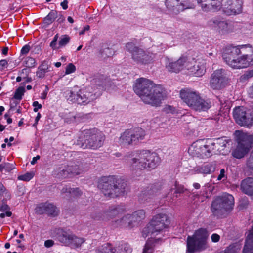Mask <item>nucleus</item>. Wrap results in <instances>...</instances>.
I'll return each instance as SVG.
<instances>
[{
    "mask_svg": "<svg viewBox=\"0 0 253 253\" xmlns=\"http://www.w3.org/2000/svg\"><path fill=\"white\" fill-rule=\"evenodd\" d=\"M228 77L224 70H215L211 75L210 87L214 90H219L224 87L228 83Z\"/></svg>",
    "mask_w": 253,
    "mask_h": 253,
    "instance_id": "15",
    "label": "nucleus"
},
{
    "mask_svg": "<svg viewBox=\"0 0 253 253\" xmlns=\"http://www.w3.org/2000/svg\"><path fill=\"white\" fill-rule=\"evenodd\" d=\"M58 38V35L56 34L55 35V36L53 38V40L51 41L50 46L53 49H58L60 47H58L57 45V41Z\"/></svg>",
    "mask_w": 253,
    "mask_h": 253,
    "instance_id": "51",
    "label": "nucleus"
},
{
    "mask_svg": "<svg viewBox=\"0 0 253 253\" xmlns=\"http://www.w3.org/2000/svg\"><path fill=\"white\" fill-rule=\"evenodd\" d=\"M39 209H43L42 212H45L52 216H56L58 214V210L56 206L50 203H45L41 205Z\"/></svg>",
    "mask_w": 253,
    "mask_h": 253,
    "instance_id": "32",
    "label": "nucleus"
},
{
    "mask_svg": "<svg viewBox=\"0 0 253 253\" xmlns=\"http://www.w3.org/2000/svg\"><path fill=\"white\" fill-rule=\"evenodd\" d=\"M131 132L133 134V140L134 143L143 139L145 135V131L140 128H137L131 130Z\"/></svg>",
    "mask_w": 253,
    "mask_h": 253,
    "instance_id": "35",
    "label": "nucleus"
},
{
    "mask_svg": "<svg viewBox=\"0 0 253 253\" xmlns=\"http://www.w3.org/2000/svg\"><path fill=\"white\" fill-rule=\"evenodd\" d=\"M3 168H4L7 171H9L15 169V166L13 164L7 163L5 165Z\"/></svg>",
    "mask_w": 253,
    "mask_h": 253,
    "instance_id": "53",
    "label": "nucleus"
},
{
    "mask_svg": "<svg viewBox=\"0 0 253 253\" xmlns=\"http://www.w3.org/2000/svg\"><path fill=\"white\" fill-rule=\"evenodd\" d=\"M225 171L224 169H221L220 171V174L218 176L217 180H222V179L223 178L225 177Z\"/></svg>",
    "mask_w": 253,
    "mask_h": 253,
    "instance_id": "60",
    "label": "nucleus"
},
{
    "mask_svg": "<svg viewBox=\"0 0 253 253\" xmlns=\"http://www.w3.org/2000/svg\"><path fill=\"white\" fill-rule=\"evenodd\" d=\"M8 62L6 60H1L0 61V70H2L4 68L7 67Z\"/></svg>",
    "mask_w": 253,
    "mask_h": 253,
    "instance_id": "55",
    "label": "nucleus"
},
{
    "mask_svg": "<svg viewBox=\"0 0 253 253\" xmlns=\"http://www.w3.org/2000/svg\"><path fill=\"white\" fill-rule=\"evenodd\" d=\"M134 92L145 104L159 106L167 98L165 89L159 85L144 78L136 80L133 84Z\"/></svg>",
    "mask_w": 253,
    "mask_h": 253,
    "instance_id": "1",
    "label": "nucleus"
},
{
    "mask_svg": "<svg viewBox=\"0 0 253 253\" xmlns=\"http://www.w3.org/2000/svg\"><path fill=\"white\" fill-rule=\"evenodd\" d=\"M236 123L241 126L250 128L253 126V113L243 107H237L233 111Z\"/></svg>",
    "mask_w": 253,
    "mask_h": 253,
    "instance_id": "11",
    "label": "nucleus"
},
{
    "mask_svg": "<svg viewBox=\"0 0 253 253\" xmlns=\"http://www.w3.org/2000/svg\"><path fill=\"white\" fill-rule=\"evenodd\" d=\"M166 5L172 15H176L185 9L194 8L195 6L189 0H167Z\"/></svg>",
    "mask_w": 253,
    "mask_h": 253,
    "instance_id": "14",
    "label": "nucleus"
},
{
    "mask_svg": "<svg viewBox=\"0 0 253 253\" xmlns=\"http://www.w3.org/2000/svg\"><path fill=\"white\" fill-rule=\"evenodd\" d=\"M25 91V89L23 86L19 87L15 91L14 96V98L18 100L21 99Z\"/></svg>",
    "mask_w": 253,
    "mask_h": 253,
    "instance_id": "44",
    "label": "nucleus"
},
{
    "mask_svg": "<svg viewBox=\"0 0 253 253\" xmlns=\"http://www.w3.org/2000/svg\"><path fill=\"white\" fill-rule=\"evenodd\" d=\"M208 235L206 229L200 228L196 230L192 236L187 238L186 252L194 253L200 252L208 248L207 239Z\"/></svg>",
    "mask_w": 253,
    "mask_h": 253,
    "instance_id": "7",
    "label": "nucleus"
},
{
    "mask_svg": "<svg viewBox=\"0 0 253 253\" xmlns=\"http://www.w3.org/2000/svg\"><path fill=\"white\" fill-rule=\"evenodd\" d=\"M35 175V173L33 171H30L27 172L24 174L19 175L18 176V179L19 180L24 181H30L34 176Z\"/></svg>",
    "mask_w": 253,
    "mask_h": 253,
    "instance_id": "42",
    "label": "nucleus"
},
{
    "mask_svg": "<svg viewBox=\"0 0 253 253\" xmlns=\"http://www.w3.org/2000/svg\"><path fill=\"white\" fill-rule=\"evenodd\" d=\"M234 2L233 0H221L220 10L221 9L224 13L227 15V11L230 10V7Z\"/></svg>",
    "mask_w": 253,
    "mask_h": 253,
    "instance_id": "39",
    "label": "nucleus"
},
{
    "mask_svg": "<svg viewBox=\"0 0 253 253\" xmlns=\"http://www.w3.org/2000/svg\"><path fill=\"white\" fill-rule=\"evenodd\" d=\"M133 221L131 214H127L123 216L121 218L113 221V225L115 227L123 226L131 228Z\"/></svg>",
    "mask_w": 253,
    "mask_h": 253,
    "instance_id": "27",
    "label": "nucleus"
},
{
    "mask_svg": "<svg viewBox=\"0 0 253 253\" xmlns=\"http://www.w3.org/2000/svg\"><path fill=\"white\" fill-rule=\"evenodd\" d=\"M206 64L205 60L202 58H188L185 68L191 74L196 77H201L206 72Z\"/></svg>",
    "mask_w": 253,
    "mask_h": 253,
    "instance_id": "13",
    "label": "nucleus"
},
{
    "mask_svg": "<svg viewBox=\"0 0 253 253\" xmlns=\"http://www.w3.org/2000/svg\"><path fill=\"white\" fill-rule=\"evenodd\" d=\"M91 88H86L85 90L79 91V97H78V104L85 105L96 98L95 94L91 91Z\"/></svg>",
    "mask_w": 253,
    "mask_h": 253,
    "instance_id": "22",
    "label": "nucleus"
},
{
    "mask_svg": "<svg viewBox=\"0 0 253 253\" xmlns=\"http://www.w3.org/2000/svg\"><path fill=\"white\" fill-rule=\"evenodd\" d=\"M131 130H126L121 135L119 142L120 144L127 145L133 144V136Z\"/></svg>",
    "mask_w": 253,
    "mask_h": 253,
    "instance_id": "30",
    "label": "nucleus"
},
{
    "mask_svg": "<svg viewBox=\"0 0 253 253\" xmlns=\"http://www.w3.org/2000/svg\"><path fill=\"white\" fill-rule=\"evenodd\" d=\"M84 171L82 164H75L56 168L54 170V174L58 177L66 178L81 174Z\"/></svg>",
    "mask_w": 253,
    "mask_h": 253,
    "instance_id": "12",
    "label": "nucleus"
},
{
    "mask_svg": "<svg viewBox=\"0 0 253 253\" xmlns=\"http://www.w3.org/2000/svg\"><path fill=\"white\" fill-rule=\"evenodd\" d=\"M145 211L143 210H139L134 212L131 216L133 222H138L143 219L145 217Z\"/></svg>",
    "mask_w": 253,
    "mask_h": 253,
    "instance_id": "38",
    "label": "nucleus"
},
{
    "mask_svg": "<svg viewBox=\"0 0 253 253\" xmlns=\"http://www.w3.org/2000/svg\"><path fill=\"white\" fill-rule=\"evenodd\" d=\"M126 48L131 54L133 61L138 64H149L153 61L154 58V55L152 53L137 47L132 43H127Z\"/></svg>",
    "mask_w": 253,
    "mask_h": 253,
    "instance_id": "10",
    "label": "nucleus"
},
{
    "mask_svg": "<svg viewBox=\"0 0 253 253\" xmlns=\"http://www.w3.org/2000/svg\"><path fill=\"white\" fill-rule=\"evenodd\" d=\"M243 253H253V226L248 232Z\"/></svg>",
    "mask_w": 253,
    "mask_h": 253,
    "instance_id": "26",
    "label": "nucleus"
},
{
    "mask_svg": "<svg viewBox=\"0 0 253 253\" xmlns=\"http://www.w3.org/2000/svg\"><path fill=\"white\" fill-rule=\"evenodd\" d=\"M70 37L66 35H62L59 41L58 47H61L66 45L69 42Z\"/></svg>",
    "mask_w": 253,
    "mask_h": 253,
    "instance_id": "45",
    "label": "nucleus"
},
{
    "mask_svg": "<svg viewBox=\"0 0 253 253\" xmlns=\"http://www.w3.org/2000/svg\"><path fill=\"white\" fill-rule=\"evenodd\" d=\"M196 0L198 5L204 12H215L220 10V2L218 0Z\"/></svg>",
    "mask_w": 253,
    "mask_h": 253,
    "instance_id": "19",
    "label": "nucleus"
},
{
    "mask_svg": "<svg viewBox=\"0 0 253 253\" xmlns=\"http://www.w3.org/2000/svg\"><path fill=\"white\" fill-rule=\"evenodd\" d=\"M30 50V46L26 45L23 47L21 49V53L23 54H27Z\"/></svg>",
    "mask_w": 253,
    "mask_h": 253,
    "instance_id": "58",
    "label": "nucleus"
},
{
    "mask_svg": "<svg viewBox=\"0 0 253 253\" xmlns=\"http://www.w3.org/2000/svg\"><path fill=\"white\" fill-rule=\"evenodd\" d=\"M61 192L63 194H65L66 196L69 194L74 197L80 196L82 193L81 190L79 188H73L68 186L64 187L62 189Z\"/></svg>",
    "mask_w": 253,
    "mask_h": 253,
    "instance_id": "36",
    "label": "nucleus"
},
{
    "mask_svg": "<svg viewBox=\"0 0 253 253\" xmlns=\"http://www.w3.org/2000/svg\"><path fill=\"white\" fill-rule=\"evenodd\" d=\"M180 97L184 103L193 110L197 111H205L211 107V102L205 100L200 93L195 90L185 88L180 91Z\"/></svg>",
    "mask_w": 253,
    "mask_h": 253,
    "instance_id": "4",
    "label": "nucleus"
},
{
    "mask_svg": "<svg viewBox=\"0 0 253 253\" xmlns=\"http://www.w3.org/2000/svg\"><path fill=\"white\" fill-rule=\"evenodd\" d=\"M230 10L227 11V15H236L242 12V2L240 0H233Z\"/></svg>",
    "mask_w": 253,
    "mask_h": 253,
    "instance_id": "34",
    "label": "nucleus"
},
{
    "mask_svg": "<svg viewBox=\"0 0 253 253\" xmlns=\"http://www.w3.org/2000/svg\"><path fill=\"white\" fill-rule=\"evenodd\" d=\"M246 165L250 169H253V149L247 161Z\"/></svg>",
    "mask_w": 253,
    "mask_h": 253,
    "instance_id": "52",
    "label": "nucleus"
},
{
    "mask_svg": "<svg viewBox=\"0 0 253 253\" xmlns=\"http://www.w3.org/2000/svg\"><path fill=\"white\" fill-rule=\"evenodd\" d=\"M230 141L229 139H227L225 137L218 138L215 140L214 142H211L214 144V150L217 149V151L222 154H224V148L226 147L227 144Z\"/></svg>",
    "mask_w": 253,
    "mask_h": 253,
    "instance_id": "31",
    "label": "nucleus"
},
{
    "mask_svg": "<svg viewBox=\"0 0 253 253\" xmlns=\"http://www.w3.org/2000/svg\"><path fill=\"white\" fill-rule=\"evenodd\" d=\"M235 135L238 137V140L243 142L246 147H248L249 150L253 146V133L250 134L241 131L236 130Z\"/></svg>",
    "mask_w": 253,
    "mask_h": 253,
    "instance_id": "23",
    "label": "nucleus"
},
{
    "mask_svg": "<svg viewBox=\"0 0 253 253\" xmlns=\"http://www.w3.org/2000/svg\"><path fill=\"white\" fill-rule=\"evenodd\" d=\"M202 158L209 157L212 155V152L214 150V144L211 141L207 142L206 144L204 143V146L201 149Z\"/></svg>",
    "mask_w": 253,
    "mask_h": 253,
    "instance_id": "33",
    "label": "nucleus"
},
{
    "mask_svg": "<svg viewBox=\"0 0 253 253\" xmlns=\"http://www.w3.org/2000/svg\"><path fill=\"white\" fill-rule=\"evenodd\" d=\"M33 106L34 107L33 110L35 112H37L39 109L42 108V105L39 104L38 101H34L33 103Z\"/></svg>",
    "mask_w": 253,
    "mask_h": 253,
    "instance_id": "54",
    "label": "nucleus"
},
{
    "mask_svg": "<svg viewBox=\"0 0 253 253\" xmlns=\"http://www.w3.org/2000/svg\"><path fill=\"white\" fill-rule=\"evenodd\" d=\"M119 184V180L115 176H104L100 179L98 187L105 196L114 197L121 192Z\"/></svg>",
    "mask_w": 253,
    "mask_h": 253,
    "instance_id": "9",
    "label": "nucleus"
},
{
    "mask_svg": "<svg viewBox=\"0 0 253 253\" xmlns=\"http://www.w3.org/2000/svg\"><path fill=\"white\" fill-rule=\"evenodd\" d=\"M169 220L165 214H158L153 217L147 227L142 231L144 237L150 236V238H153L156 241H159L164 236L163 233L168 228Z\"/></svg>",
    "mask_w": 253,
    "mask_h": 253,
    "instance_id": "3",
    "label": "nucleus"
},
{
    "mask_svg": "<svg viewBox=\"0 0 253 253\" xmlns=\"http://www.w3.org/2000/svg\"><path fill=\"white\" fill-rule=\"evenodd\" d=\"M157 241L153 238L149 239L145 244L143 253H153L154 251L153 242Z\"/></svg>",
    "mask_w": 253,
    "mask_h": 253,
    "instance_id": "40",
    "label": "nucleus"
},
{
    "mask_svg": "<svg viewBox=\"0 0 253 253\" xmlns=\"http://www.w3.org/2000/svg\"><path fill=\"white\" fill-rule=\"evenodd\" d=\"M24 64L26 67L31 68L36 65V61L34 58L28 57L24 61Z\"/></svg>",
    "mask_w": 253,
    "mask_h": 253,
    "instance_id": "46",
    "label": "nucleus"
},
{
    "mask_svg": "<svg viewBox=\"0 0 253 253\" xmlns=\"http://www.w3.org/2000/svg\"><path fill=\"white\" fill-rule=\"evenodd\" d=\"M210 27L214 28L221 35H226L232 31V26L229 21L220 17H214L209 21Z\"/></svg>",
    "mask_w": 253,
    "mask_h": 253,
    "instance_id": "17",
    "label": "nucleus"
},
{
    "mask_svg": "<svg viewBox=\"0 0 253 253\" xmlns=\"http://www.w3.org/2000/svg\"><path fill=\"white\" fill-rule=\"evenodd\" d=\"M23 82L21 83L22 86L24 87L26 83L31 82L32 79L31 77H25L23 78Z\"/></svg>",
    "mask_w": 253,
    "mask_h": 253,
    "instance_id": "62",
    "label": "nucleus"
},
{
    "mask_svg": "<svg viewBox=\"0 0 253 253\" xmlns=\"http://www.w3.org/2000/svg\"><path fill=\"white\" fill-rule=\"evenodd\" d=\"M11 214H12L11 212L10 211H6L3 212V213H1L0 214V217L1 218H4L5 216H7V217L11 216Z\"/></svg>",
    "mask_w": 253,
    "mask_h": 253,
    "instance_id": "57",
    "label": "nucleus"
},
{
    "mask_svg": "<svg viewBox=\"0 0 253 253\" xmlns=\"http://www.w3.org/2000/svg\"><path fill=\"white\" fill-rule=\"evenodd\" d=\"M105 135L96 128L82 131L77 140L78 145L83 149L96 150L101 147L104 142Z\"/></svg>",
    "mask_w": 253,
    "mask_h": 253,
    "instance_id": "5",
    "label": "nucleus"
},
{
    "mask_svg": "<svg viewBox=\"0 0 253 253\" xmlns=\"http://www.w3.org/2000/svg\"><path fill=\"white\" fill-rule=\"evenodd\" d=\"M160 162L161 159L157 153L148 150H143L131 159L129 164L132 168L137 169H154Z\"/></svg>",
    "mask_w": 253,
    "mask_h": 253,
    "instance_id": "6",
    "label": "nucleus"
},
{
    "mask_svg": "<svg viewBox=\"0 0 253 253\" xmlns=\"http://www.w3.org/2000/svg\"><path fill=\"white\" fill-rule=\"evenodd\" d=\"M253 77V70H251L247 71L241 77V79L242 80H247Z\"/></svg>",
    "mask_w": 253,
    "mask_h": 253,
    "instance_id": "50",
    "label": "nucleus"
},
{
    "mask_svg": "<svg viewBox=\"0 0 253 253\" xmlns=\"http://www.w3.org/2000/svg\"><path fill=\"white\" fill-rule=\"evenodd\" d=\"M174 194L182 193L184 192V187L183 185L179 184L177 182L174 183Z\"/></svg>",
    "mask_w": 253,
    "mask_h": 253,
    "instance_id": "47",
    "label": "nucleus"
},
{
    "mask_svg": "<svg viewBox=\"0 0 253 253\" xmlns=\"http://www.w3.org/2000/svg\"><path fill=\"white\" fill-rule=\"evenodd\" d=\"M58 14L57 12L52 10L50 11L48 15L45 18L44 21L48 24H50L58 17Z\"/></svg>",
    "mask_w": 253,
    "mask_h": 253,
    "instance_id": "41",
    "label": "nucleus"
},
{
    "mask_svg": "<svg viewBox=\"0 0 253 253\" xmlns=\"http://www.w3.org/2000/svg\"><path fill=\"white\" fill-rule=\"evenodd\" d=\"M132 249L127 244H123L115 246L107 243L99 247L96 250V253H131Z\"/></svg>",
    "mask_w": 253,
    "mask_h": 253,
    "instance_id": "18",
    "label": "nucleus"
},
{
    "mask_svg": "<svg viewBox=\"0 0 253 253\" xmlns=\"http://www.w3.org/2000/svg\"><path fill=\"white\" fill-rule=\"evenodd\" d=\"M211 239L213 242H217L219 241L220 236L217 234H213L211 236Z\"/></svg>",
    "mask_w": 253,
    "mask_h": 253,
    "instance_id": "56",
    "label": "nucleus"
},
{
    "mask_svg": "<svg viewBox=\"0 0 253 253\" xmlns=\"http://www.w3.org/2000/svg\"><path fill=\"white\" fill-rule=\"evenodd\" d=\"M188 59L185 57H181L176 61H170L169 59H166V67L171 72L178 73L181 70L186 69L185 65Z\"/></svg>",
    "mask_w": 253,
    "mask_h": 253,
    "instance_id": "20",
    "label": "nucleus"
},
{
    "mask_svg": "<svg viewBox=\"0 0 253 253\" xmlns=\"http://www.w3.org/2000/svg\"><path fill=\"white\" fill-rule=\"evenodd\" d=\"M61 6L62 8L66 10L68 8V1L65 0L61 3Z\"/></svg>",
    "mask_w": 253,
    "mask_h": 253,
    "instance_id": "64",
    "label": "nucleus"
},
{
    "mask_svg": "<svg viewBox=\"0 0 253 253\" xmlns=\"http://www.w3.org/2000/svg\"><path fill=\"white\" fill-rule=\"evenodd\" d=\"M215 168L214 165L207 164L201 166H197L191 170L192 174H208L214 171Z\"/></svg>",
    "mask_w": 253,
    "mask_h": 253,
    "instance_id": "25",
    "label": "nucleus"
},
{
    "mask_svg": "<svg viewBox=\"0 0 253 253\" xmlns=\"http://www.w3.org/2000/svg\"><path fill=\"white\" fill-rule=\"evenodd\" d=\"M193 197V200H195L197 203L202 202L207 198V196L206 195H204L203 194L201 195L194 194Z\"/></svg>",
    "mask_w": 253,
    "mask_h": 253,
    "instance_id": "48",
    "label": "nucleus"
},
{
    "mask_svg": "<svg viewBox=\"0 0 253 253\" xmlns=\"http://www.w3.org/2000/svg\"><path fill=\"white\" fill-rule=\"evenodd\" d=\"M126 211V208L124 206L118 205L111 207L104 213L103 219L105 221L112 220L116 216L124 213Z\"/></svg>",
    "mask_w": 253,
    "mask_h": 253,
    "instance_id": "21",
    "label": "nucleus"
},
{
    "mask_svg": "<svg viewBox=\"0 0 253 253\" xmlns=\"http://www.w3.org/2000/svg\"><path fill=\"white\" fill-rule=\"evenodd\" d=\"M6 191L3 184L0 182V195H2Z\"/></svg>",
    "mask_w": 253,
    "mask_h": 253,
    "instance_id": "63",
    "label": "nucleus"
},
{
    "mask_svg": "<svg viewBox=\"0 0 253 253\" xmlns=\"http://www.w3.org/2000/svg\"><path fill=\"white\" fill-rule=\"evenodd\" d=\"M234 205L233 196L228 193H224L216 197L213 201L211 211L214 215L220 216L231 211Z\"/></svg>",
    "mask_w": 253,
    "mask_h": 253,
    "instance_id": "8",
    "label": "nucleus"
},
{
    "mask_svg": "<svg viewBox=\"0 0 253 253\" xmlns=\"http://www.w3.org/2000/svg\"><path fill=\"white\" fill-rule=\"evenodd\" d=\"M0 211L2 212L9 211V207L7 204H2L0 207Z\"/></svg>",
    "mask_w": 253,
    "mask_h": 253,
    "instance_id": "59",
    "label": "nucleus"
},
{
    "mask_svg": "<svg viewBox=\"0 0 253 253\" xmlns=\"http://www.w3.org/2000/svg\"><path fill=\"white\" fill-rule=\"evenodd\" d=\"M245 46L230 47L227 49L223 55V59L230 67L241 69L253 65V48H249V53L239 56L241 54V48Z\"/></svg>",
    "mask_w": 253,
    "mask_h": 253,
    "instance_id": "2",
    "label": "nucleus"
},
{
    "mask_svg": "<svg viewBox=\"0 0 253 253\" xmlns=\"http://www.w3.org/2000/svg\"><path fill=\"white\" fill-rule=\"evenodd\" d=\"M249 150L248 147H246L243 142L238 140V145L236 148L233 151L232 154L234 157L240 159L244 157Z\"/></svg>",
    "mask_w": 253,
    "mask_h": 253,
    "instance_id": "29",
    "label": "nucleus"
},
{
    "mask_svg": "<svg viewBox=\"0 0 253 253\" xmlns=\"http://www.w3.org/2000/svg\"><path fill=\"white\" fill-rule=\"evenodd\" d=\"M241 189L243 193L250 196L253 200V178L248 177L242 180Z\"/></svg>",
    "mask_w": 253,
    "mask_h": 253,
    "instance_id": "24",
    "label": "nucleus"
},
{
    "mask_svg": "<svg viewBox=\"0 0 253 253\" xmlns=\"http://www.w3.org/2000/svg\"><path fill=\"white\" fill-rule=\"evenodd\" d=\"M48 65L46 62H43L38 68L36 72V76L39 78L44 77L46 73L49 71Z\"/></svg>",
    "mask_w": 253,
    "mask_h": 253,
    "instance_id": "37",
    "label": "nucleus"
},
{
    "mask_svg": "<svg viewBox=\"0 0 253 253\" xmlns=\"http://www.w3.org/2000/svg\"><path fill=\"white\" fill-rule=\"evenodd\" d=\"M54 242L51 240H47L44 242V246L47 248L52 246Z\"/></svg>",
    "mask_w": 253,
    "mask_h": 253,
    "instance_id": "61",
    "label": "nucleus"
},
{
    "mask_svg": "<svg viewBox=\"0 0 253 253\" xmlns=\"http://www.w3.org/2000/svg\"><path fill=\"white\" fill-rule=\"evenodd\" d=\"M204 146V141L203 140H198L193 142L189 147L188 153L193 157L201 156V149Z\"/></svg>",
    "mask_w": 253,
    "mask_h": 253,
    "instance_id": "28",
    "label": "nucleus"
},
{
    "mask_svg": "<svg viewBox=\"0 0 253 253\" xmlns=\"http://www.w3.org/2000/svg\"><path fill=\"white\" fill-rule=\"evenodd\" d=\"M57 234L58 240L65 245H71L77 247L84 242V240L83 238L76 237L69 230L59 229Z\"/></svg>",
    "mask_w": 253,
    "mask_h": 253,
    "instance_id": "16",
    "label": "nucleus"
},
{
    "mask_svg": "<svg viewBox=\"0 0 253 253\" xmlns=\"http://www.w3.org/2000/svg\"><path fill=\"white\" fill-rule=\"evenodd\" d=\"M68 96H67V100L73 102L77 103L78 104V97H79V92H75L71 90L69 91L68 93Z\"/></svg>",
    "mask_w": 253,
    "mask_h": 253,
    "instance_id": "43",
    "label": "nucleus"
},
{
    "mask_svg": "<svg viewBox=\"0 0 253 253\" xmlns=\"http://www.w3.org/2000/svg\"><path fill=\"white\" fill-rule=\"evenodd\" d=\"M76 71V67L72 63L69 64L66 68L65 74L68 75L75 72Z\"/></svg>",
    "mask_w": 253,
    "mask_h": 253,
    "instance_id": "49",
    "label": "nucleus"
}]
</instances>
